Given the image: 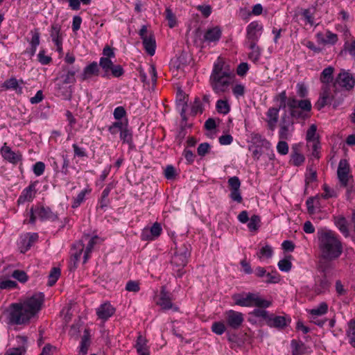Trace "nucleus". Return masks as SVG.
Here are the masks:
<instances>
[{"mask_svg":"<svg viewBox=\"0 0 355 355\" xmlns=\"http://www.w3.org/2000/svg\"><path fill=\"white\" fill-rule=\"evenodd\" d=\"M251 145L249 146V150L252 151V157L255 160H259L262 155V148L269 150L271 148L270 142L263 137L259 133H252L250 135Z\"/></svg>","mask_w":355,"mask_h":355,"instance_id":"nucleus-8","label":"nucleus"},{"mask_svg":"<svg viewBox=\"0 0 355 355\" xmlns=\"http://www.w3.org/2000/svg\"><path fill=\"white\" fill-rule=\"evenodd\" d=\"M102 69L101 77L109 78L112 75L113 77L119 78L124 73V70L120 64H114L113 61L108 58H101L98 64Z\"/></svg>","mask_w":355,"mask_h":355,"instance_id":"nucleus-9","label":"nucleus"},{"mask_svg":"<svg viewBox=\"0 0 355 355\" xmlns=\"http://www.w3.org/2000/svg\"><path fill=\"white\" fill-rule=\"evenodd\" d=\"M232 299L236 305L245 307L268 308L272 304L270 301L261 298L259 293H236Z\"/></svg>","mask_w":355,"mask_h":355,"instance_id":"nucleus-6","label":"nucleus"},{"mask_svg":"<svg viewBox=\"0 0 355 355\" xmlns=\"http://www.w3.org/2000/svg\"><path fill=\"white\" fill-rule=\"evenodd\" d=\"M16 340L19 343L17 347L9 349L4 355H24L27 349V337L17 336Z\"/></svg>","mask_w":355,"mask_h":355,"instance_id":"nucleus-21","label":"nucleus"},{"mask_svg":"<svg viewBox=\"0 0 355 355\" xmlns=\"http://www.w3.org/2000/svg\"><path fill=\"white\" fill-rule=\"evenodd\" d=\"M62 73L60 74L59 78L62 84H74L76 81V74L78 70L70 68L69 67H62Z\"/></svg>","mask_w":355,"mask_h":355,"instance_id":"nucleus-24","label":"nucleus"},{"mask_svg":"<svg viewBox=\"0 0 355 355\" xmlns=\"http://www.w3.org/2000/svg\"><path fill=\"white\" fill-rule=\"evenodd\" d=\"M143 41V45L144 46L145 50L150 55H153L155 53V40L153 36H149L148 37H145Z\"/></svg>","mask_w":355,"mask_h":355,"instance_id":"nucleus-40","label":"nucleus"},{"mask_svg":"<svg viewBox=\"0 0 355 355\" xmlns=\"http://www.w3.org/2000/svg\"><path fill=\"white\" fill-rule=\"evenodd\" d=\"M37 218L41 220H55L57 219V215L48 207L39 206L35 208L32 207L30 210L29 222L35 223Z\"/></svg>","mask_w":355,"mask_h":355,"instance_id":"nucleus-10","label":"nucleus"},{"mask_svg":"<svg viewBox=\"0 0 355 355\" xmlns=\"http://www.w3.org/2000/svg\"><path fill=\"white\" fill-rule=\"evenodd\" d=\"M186 98L187 96L184 92L181 89H179L177 92L176 103L177 107L180 110V115L184 120L187 119L185 112L187 107V101Z\"/></svg>","mask_w":355,"mask_h":355,"instance_id":"nucleus-26","label":"nucleus"},{"mask_svg":"<svg viewBox=\"0 0 355 355\" xmlns=\"http://www.w3.org/2000/svg\"><path fill=\"white\" fill-rule=\"evenodd\" d=\"M165 15H166V19L168 21V26L170 28L175 27L176 25L175 16L169 8H167L166 9Z\"/></svg>","mask_w":355,"mask_h":355,"instance_id":"nucleus-56","label":"nucleus"},{"mask_svg":"<svg viewBox=\"0 0 355 355\" xmlns=\"http://www.w3.org/2000/svg\"><path fill=\"white\" fill-rule=\"evenodd\" d=\"M321 256L328 261L338 259L343 252V245L338 235L330 230H320L317 232Z\"/></svg>","mask_w":355,"mask_h":355,"instance_id":"nucleus-4","label":"nucleus"},{"mask_svg":"<svg viewBox=\"0 0 355 355\" xmlns=\"http://www.w3.org/2000/svg\"><path fill=\"white\" fill-rule=\"evenodd\" d=\"M126 111L123 106L116 107L113 112L114 119L121 121L123 118L126 116Z\"/></svg>","mask_w":355,"mask_h":355,"instance_id":"nucleus-60","label":"nucleus"},{"mask_svg":"<svg viewBox=\"0 0 355 355\" xmlns=\"http://www.w3.org/2000/svg\"><path fill=\"white\" fill-rule=\"evenodd\" d=\"M246 44L250 50V52L248 53V58L254 63H257L261 55V48L257 45V43Z\"/></svg>","mask_w":355,"mask_h":355,"instance_id":"nucleus-32","label":"nucleus"},{"mask_svg":"<svg viewBox=\"0 0 355 355\" xmlns=\"http://www.w3.org/2000/svg\"><path fill=\"white\" fill-rule=\"evenodd\" d=\"M115 311V308L110 302H105L96 309V315L99 319L106 321L114 314Z\"/></svg>","mask_w":355,"mask_h":355,"instance_id":"nucleus-19","label":"nucleus"},{"mask_svg":"<svg viewBox=\"0 0 355 355\" xmlns=\"http://www.w3.org/2000/svg\"><path fill=\"white\" fill-rule=\"evenodd\" d=\"M0 151L3 158L9 163L17 164L21 160L22 155L19 151L12 150L10 147L7 146L6 143L1 147Z\"/></svg>","mask_w":355,"mask_h":355,"instance_id":"nucleus-15","label":"nucleus"},{"mask_svg":"<svg viewBox=\"0 0 355 355\" xmlns=\"http://www.w3.org/2000/svg\"><path fill=\"white\" fill-rule=\"evenodd\" d=\"M216 109L218 113L227 114L230 111V106L227 101L220 99L216 102Z\"/></svg>","mask_w":355,"mask_h":355,"instance_id":"nucleus-47","label":"nucleus"},{"mask_svg":"<svg viewBox=\"0 0 355 355\" xmlns=\"http://www.w3.org/2000/svg\"><path fill=\"white\" fill-rule=\"evenodd\" d=\"M263 281L267 284H276L280 281V276L276 271L266 272Z\"/></svg>","mask_w":355,"mask_h":355,"instance_id":"nucleus-51","label":"nucleus"},{"mask_svg":"<svg viewBox=\"0 0 355 355\" xmlns=\"http://www.w3.org/2000/svg\"><path fill=\"white\" fill-rule=\"evenodd\" d=\"M316 130H317V127L315 125L312 124L309 127V128L308 129V130L306 132V141H308V143H310V142L313 143L314 141H317L315 140Z\"/></svg>","mask_w":355,"mask_h":355,"instance_id":"nucleus-55","label":"nucleus"},{"mask_svg":"<svg viewBox=\"0 0 355 355\" xmlns=\"http://www.w3.org/2000/svg\"><path fill=\"white\" fill-rule=\"evenodd\" d=\"M99 237L98 236H92L87 245V247L85 250V253H84V257H83V263H86L87 261L88 260V259L89 258V255L91 254V252H92L93 250V248L94 247V245L97 243V242L99 241Z\"/></svg>","mask_w":355,"mask_h":355,"instance_id":"nucleus-43","label":"nucleus"},{"mask_svg":"<svg viewBox=\"0 0 355 355\" xmlns=\"http://www.w3.org/2000/svg\"><path fill=\"white\" fill-rule=\"evenodd\" d=\"M298 15H302L304 20L306 21V24H310L311 26H313L314 22V12L313 9L307 8V9H303L300 8L298 9L295 14V17H297Z\"/></svg>","mask_w":355,"mask_h":355,"instance_id":"nucleus-34","label":"nucleus"},{"mask_svg":"<svg viewBox=\"0 0 355 355\" xmlns=\"http://www.w3.org/2000/svg\"><path fill=\"white\" fill-rule=\"evenodd\" d=\"M189 245L183 244L176 249V251L171 259V263L175 266L177 269V276L181 277L184 274L183 268L188 263V259L190 257Z\"/></svg>","mask_w":355,"mask_h":355,"instance_id":"nucleus-7","label":"nucleus"},{"mask_svg":"<svg viewBox=\"0 0 355 355\" xmlns=\"http://www.w3.org/2000/svg\"><path fill=\"white\" fill-rule=\"evenodd\" d=\"M327 311V304L326 302H322L317 307L311 309L309 313L311 315L312 320H315L317 316L324 315Z\"/></svg>","mask_w":355,"mask_h":355,"instance_id":"nucleus-39","label":"nucleus"},{"mask_svg":"<svg viewBox=\"0 0 355 355\" xmlns=\"http://www.w3.org/2000/svg\"><path fill=\"white\" fill-rule=\"evenodd\" d=\"M347 336L349 344L355 348V320L354 319L347 322Z\"/></svg>","mask_w":355,"mask_h":355,"instance_id":"nucleus-41","label":"nucleus"},{"mask_svg":"<svg viewBox=\"0 0 355 355\" xmlns=\"http://www.w3.org/2000/svg\"><path fill=\"white\" fill-rule=\"evenodd\" d=\"M44 295L37 293L19 303L11 304L8 309V320L12 324H25L29 322L40 310Z\"/></svg>","mask_w":355,"mask_h":355,"instance_id":"nucleus-3","label":"nucleus"},{"mask_svg":"<svg viewBox=\"0 0 355 355\" xmlns=\"http://www.w3.org/2000/svg\"><path fill=\"white\" fill-rule=\"evenodd\" d=\"M119 137L123 143L128 144L130 148H132L134 146L132 132L128 126L120 132Z\"/></svg>","mask_w":355,"mask_h":355,"instance_id":"nucleus-38","label":"nucleus"},{"mask_svg":"<svg viewBox=\"0 0 355 355\" xmlns=\"http://www.w3.org/2000/svg\"><path fill=\"white\" fill-rule=\"evenodd\" d=\"M354 84L355 79L352 75L341 71L332 85H327L322 87L320 96L315 103L316 108L321 110L331 104L336 108L343 101L345 92L352 89Z\"/></svg>","mask_w":355,"mask_h":355,"instance_id":"nucleus-2","label":"nucleus"},{"mask_svg":"<svg viewBox=\"0 0 355 355\" xmlns=\"http://www.w3.org/2000/svg\"><path fill=\"white\" fill-rule=\"evenodd\" d=\"M90 332L89 329H85L84 334L81 338V341L79 347V353L81 355H86L87 354L89 347L91 344Z\"/></svg>","mask_w":355,"mask_h":355,"instance_id":"nucleus-29","label":"nucleus"},{"mask_svg":"<svg viewBox=\"0 0 355 355\" xmlns=\"http://www.w3.org/2000/svg\"><path fill=\"white\" fill-rule=\"evenodd\" d=\"M225 330L226 327L223 322H214L211 325V331L217 335H222Z\"/></svg>","mask_w":355,"mask_h":355,"instance_id":"nucleus-52","label":"nucleus"},{"mask_svg":"<svg viewBox=\"0 0 355 355\" xmlns=\"http://www.w3.org/2000/svg\"><path fill=\"white\" fill-rule=\"evenodd\" d=\"M272 255L273 250L269 245L263 246L257 253V256L259 259H262L263 258L270 259L272 257Z\"/></svg>","mask_w":355,"mask_h":355,"instance_id":"nucleus-46","label":"nucleus"},{"mask_svg":"<svg viewBox=\"0 0 355 355\" xmlns=\"http://www.w3.org/2000/svg\"><path fill=\"white\" fill-rule=\"evenodd\" d=\"M91 191L90 189H84L81 191L76 198L73 199L72 205L73 208L78 207L85 200V198L87 193Z\"/></svg>","mask_w":355,"mask_h":355,"instance_id":"nucleus-49","label":"nucleus"},{"mask_svg":"<svg viewBox=\"0 0 355 355\" xmlns=\"http://www.w3.org/2000/svg\"><path fill=\"white\" fill-rule=\"evenodd\" d=\"M37 239L38 235L37 233L27 234L24 237H21L20 241L21 252L25 253L27 252Z\"/></svg>","mask_w":355,"mask_h":355,"instance_id":"nucleus-25","label":"nucleus"},{"mask_svg":"<svg viewBox=\"0 0 355 355\" xmlns=\"http://www.w3.org/2000/svg\"><path fill=\"white\" fill-rule=\"evenodd\" d=\"M334 224L345 238L349 236L348 223L344 216L334 217Z\"/></svg>","mask_w":355,"mask_h":355,"instance_id":"nucleus-30","label":"nucleus"},{"mask_svg":"<svg viewBox=\"0 0 355 355\" xmlns=\"http://www.w3.org/2000/svg\"><path fill=\"white\" fill-rule=\"evenodd\" d=\"M60 26L58 24H53L51 26L50 35L52 39V41L54 42L55 45L57 46V49L58 51H61L62 50V37L60 36Z\"/></svg>","mask_w":355,"mask_h":355,"instance_id":"nucleus-27","label":"nucleus"},{"mask_svg":"<svg viewBox=\"0 0 355 355\" xmlns=\"http://www.w3.org/2000/svg\"><path fill=\"white\" fill-rule=\"evenodd\" d=\"M45 170V164L42 162H36L33 166V171L36 176L42 175Z\"/></svg>","mask_w":355,"mask_h":355,"instance_id":"nucleus-63","label":"nucleus"},{"mask_svg":"<svg viewBox=\"0 0 355 355\" xmlns=\"http://www.w3.org/2000/svg\"><path fill=\"white\" fill-rule=\"evenodd\" d=\"M204 107L200 98L196 97L191 106V112L193 114H196L198 113H202Z\"/></svg>","mask_w":355,"mask_h":355,"instance_id":"nucleus-53","label":"nucleus"},{"mask_svg":"<svg viewBox=\"0 0 355 355\" xmlns=\"http://www.w3.org/2000/svg\"><path fill=\"white\" fill-rule=\"evenodd\" d=\"M100 75V68L98 63L95 61L86 66L80 76L82 81L89 80L94 76Z\"/></svg>","mask_w":355,"mask_h":355,"instance_id":"nucleus-18","label":"nucleus"},{"mask_svg":"<svg viewBox=\"0 0 355 355\" xmlns=\"http://www.w3.org/2000/svg\"><path fill=\"white\" fill-rule=\"evenodd\" d=\"M36 184V182H32L22 191L17 199L18 205H22L26 202H31L34 199L37 192Z\"/></svg>","mask_w":355,"mask_h":355,"instance_id":"nucleus-17","label":"nucleus"},{"mask_svg":"<svg viewBox=\"0 0 355 355\" xmlns=\"http://www.w3.org/2000/svg\"><path fill=\"white\" fill-rule=\"evenodd\" d=\"M349 172L350 167L347 161L340 159L337 170V175L341 186L343 187H347L349 179L352 178V176L349 175Z\"/></svg>","mask_w":355,"mask_h":355,"instance_id":"nucleus-13","label":"nucleus"},{"mask_svg":"<svg viewBox=\"0 0 355 355\" xmlns=\"http://www.w3.org/2000/svg\"><path fill=\"white\" fill-rule=\"evenodd\" d=\"M305 160L304 156L298 152V146L295 144L292 146V153L291 162L293 165L299 166L302 165Z\"/></svg>","mask_w":355,"mask_h":355,"instance_id":"nucleus-35","label":"nucleus"},{"mask_svg":"<svg viewBox=\"0 0 355 355\" xmlns=\"http://www.w3.org/2000/svg\"><path fill=\"white\" fill-rule=\"evenodd\" d=\"M12 277L21 283H25L28 281V275L24 270H15L12 272Z\"/></svg>","mask_w":355,"mask_h":355,"instance_id":"nucleus-54","label":"nucleus"},{"mask_svg":"<svg viewBox=\"0 0 355 355\" xmlns=\"http://www.w3.org/2000/svg\"><path fill=\"white\" fill-rule=\"evenodd\" d=\"M280 109L276 107H270L266 115V122L269 130L274 131L276 128L277 123L279 119V112Z\"/></svg>","mask_w":355,"mask_h":355,"instance_id":"nucleus-23","label":"nucleus"},{"mask_svg":"<svg viewBox=\"0 0 355 355\" xmlns=\"http://www.w3.org/2000/svg\"><path fill=\"white\" fill-rule=\"evenodd\" d=\"M227 184L230 190L229 196L231 200L237 203H241L243 197L240 190L241 183L239 178L237 176L231 177L228 179Z\"/></svg>","mask_w":355,"mask_h":355,"instance_id":"nucleus-12","label":"nucleus"},{"mask_svg":"<svg viewBox=\"0 0 355 355\" xmlns=\"http://www.w3.org/2000/svg\"><path fill=\"white\" fill-rule=\"evenodd\" d=\"M225 319L227 324L233 329H238L244 321L243 314L234 310L227 311Z\"/></svg>","mask_w":355,"mask_h":355,"instance_id":"nucleus-14","label":"nucleus"},{"mask_svg":"<svg viewBox=\"0 0 355 355\" xmlns=\"http://www.w3.org/2000/svg\"><path fill=\"white\" fill-rule=\"evenodd\" d=\"M128 126V120L127 118H125V121L116 120V121H114L108 127V131L111 135H115L119 132H121L124 128H127Z\"/></svg>","mask_w":355,"mask_h":355,"instance_id":"nucleus-36","label":"nucleus"},{"mask_svg":"<svg viewBox=\"0 0 355 355\" xmlns=\"http://www.w3.org/2000/svg\"><path fill=\"white\" fill-rule=\"evenodd\" d=\"M277 150L282 155H286L288 153V145L286 140H282L277 143Z\"/></svg>","mask_w":355,"mask_h":355,"instance_id":"nucleus-59","label":"nucleus"},{"mask_svg":"<svg viewBox=\"0 0 355 355\" xmlns=\"http://www.w3.org/2000/svg\"><path fill=\"white\" fill-rule=\"evenodd\" d=\"M277 266L281 271L288 272L291 269L292 263L289 259H283L278 262Z\"/></svg>","mask_w":355,"mask_h":355,"instance_id":"nucleus-58","label":"nucleus"},{"mask_svg":"<svg viewBox=\"0 0 355 355\" xmlns=\"http://www.w3.org/2000/svg\"><path fill=\"white\" fill-rule=\"evenodd\" d=\"M263 309V308L255 309L253 310L252 313L255 317L263 318L266 320V322L267 323V321H268V318H270V314H269L268 311Z\"/></svg>","mask_w":355,"mask_h":355,"instance_id":"nucleus-61","label":"nucleus"},{"mask_svg":"<svg viewBox=\"0 0 355 355\" xmlns=\"http://www.w3.org/2000/svg\"><path fill=\"white\" fill-rule=\"evenodd\" d=\"M60 276V269L56 267L53 268L48 276V284L49 286H53Z\"/></svg>","mask_w":355,"mask_h":355,"instance_id":"nucleus-48","label":"nucleus"},{"mask_svg":"<svg viewBox=\"0 0 355 355\" xmlns=\"http://www.w3.org/2000/svg\"><path fill=\"white\" fill-rule=\"evenodd\" d=\"M157 304L160 306V307L163 310H169L173 309L175 311L178 310V308L173 305L171 301V298L170 294L166 291L164 287H162V290L160 292L159 299L157 302Z\"/></svg>","mask_w":355,"mask_h":355,"instance_id":"nucleus-20","label":"nucleus"},{"mask_svg":"<svg viewBox=\"0 0 355 355\" xmlns=\"http://www.w3.org/2000/svg\"><path fill=\"white\" fill-rule=\"evenodd\" d=\"M334 69L332 67H328L325 68L321 73L320 75V81L322 83H325L328 85L330 82L333 80V73H334Z\"/></svg>","mask_w":355,"mask_h":355,"instance_id":"nucleus-44","label":"nucleus"},{"mask_svg":"<svg viewBox=\"0 0 355 355\" xmlns=\"http://www.w3.org/2000/svg\"><path fill=\"white\" fill-rule=\"evenodd\" d=\"M329 285L330 282L326 277H324L315 282L313 291L317 294L323 293L328 290Z\"/></svg>","mask_w":355,"mask_h":355,"instance_id":"nucleus-37","label":"nucleus"},{"mask_svg":"<svg viewBox=\"0 0 355 355\" xmlns=\"http://www.w3.org/2000/svg\"><path fill=\"white\" fill-rule=\"evenodd\" d=\"M74 250H76L75 252L71 253V263H73V267L76 268V265L79 261L83 251L84 250L85 245L82 241H78L75 243L73 245Z\"/></svg>","mask_w":355,"mask_h":355,"instance_id":"nucleus-31","label":"nucleus"},{"mask_svg":"<svg viewBox=\"0 0 355 355\" xmlns=\"http://www.w3.org/2000/svg\"><path fill=\"white\" fill-rule=\"evenodd\" d=\"M263 31V26L258 21L250 22L246 27V44L257 43Z\"/></svg>","mask_w":355,"mask_h":355,"instance_id":"nucleus-11","label":"nucleus"},{"mask_svg":"<svg viewBox=\"0 0 355 355\" xmlns=\"http://www.w3.org/2000/svg\"><path fill=\"white\" fill-rule=\"evenodd\" d=\"M221 36L222 30L219 26H216L208 28L205 32L203 39L204 42H207L209 44H216L220 40Z\"/></svg>","mask_w":355,"mask_h":355,"instance_id":"nucleus-22","label":"nucleus"},{"mask_svg":"<svg viewBox=\"0 0 355 355\" xmlns=\"http://www.w3.org/2000/svg\"><path fill=\"white\" fill-rule=\"evenodd\" d=\"M211 146L209 144L205 142L200 144L198 148H197V153L198 155L200 157L205 156L210 150Z\"/></svg>","mask_w":355,"mask_h":355,"instance_id":"nucleus-62","label":"nucleus"},{"mask_svg":"<svg viewBox=\"0 0 355 355\" xmlns=\"http://www.w3.org/2000/svg\"><path fill=\"white\" fill-rule=\"evenodd\" d=\"M234 74L220 58L214 62L209 83L212 90L217 94L225 93L232 82Z\"/></svg>","mask_w":355,"mask_h":355,"instance_id":"nucleus-5","label":"nucleus"},{"mask_svg":"<svg viewBox=\"0 0 355 355\" xmlns=\"http://www.w3.org/2000/svg\"><path fill=\"white\" fill-rule=\"evenodd\" d=\"M291 347L292 355H304L310 352V347L300 340H292Z\"/></svg>","mask_w":355,"mask_h":355,"instance_id":"nucleus-28","label":"nucleus"},{"mask_svg":"<svg viewBox=\"0 0 355 355\" xmlns=\"http://www.w3.org/2000/svg\"><path fill=\"white\" fill-rule=\"evenodd\" d=\"M248 221V227L250 231H257L259 229L261 223V218L259 216L254 214L251 216Z\"/></svg>","mask_w":355,"mask_h":355,"instance_id":"nucleus-50","label":"nucleus"},{"mask_svg":"<svg viewBox=\"0 0 355 355\" xmlns=\"http://www.w3.org/2000/svg\"><path fill=\"white\" fill-rule=\"evenodd\" d=\"M135 347L139 355H149L150 352L147 346V340L141 335L137 337Z\"/></svg>","mask_w":355,"mask_h":355,"instance_id":"nucleus-33","label":"nucleus"},{"mask_svg":"<svg viewBox=\"0 0 355 355\" xmlns=\"http://www.w3.org/2000/svg\"><path fill=\"white\" fill-rule=\"evenodd\" d=\"M289 114L285 110L281 116L279 138L282 140L291 139L294 132L293 119L306 120L310 116L311 103L309 99L297 100L290 98L287 101Z\"/></svg>","mask_w":355,"mask_h":355,"instance_id":"nucleus-1","label":"nucleus"},{"mask_svg":"<svg viewBox=\"0 0 355 355\" xmlns=\"http://www.w3.org/2000/svg\"><path fill=\"white\" fill-rule=\"evenodd\" d=\"M290 98L292 97L290 96L287 98L286 92L284 90L275 96L273 101L276 103H279V106L277 107V108H279L280 110H285L286 107H288L287 101Z\"/></svg>","mask_w":355,"mask_h":355,"instance_id":"nucleus-42","label":"nucleus"},{"mask_svg":"<svg viewBox=\"0 0 355 355\" xmlns=\"http://www.w3.org/2000/svg\"><path fill=\"white\" fill-rule=\"evenodd\" d=\"M31 34L32 35L31 40L30 42V44L31 47H37L40 44V32L37 28H35L31 31Z\"/></svg>","mask_w":355,"mask_h":355,"instance_id":"nucleus-57","label":"nucleus"},{"mask_svg":"<svg viewBox=\"0 0 355 355\" xmlns=\"http://www.w3.org/2000/svg\"><path fill=\"white\" fill-rule=\"evenodd\" d=\"M326 44H335L338 41V35L331 31L327 30L325 34Z\"/></svg>","mask_w":355,"mask_h":355,"instance_id":"nucleus-64","label":"nucleus"},{"mask_svg":"<svg viewBox=\"0 0 355 355\" xmlns=\"http://www.w3.org/2000/svg\"><path fill=\"white\" fill-rule=\"evenodd\" d=\"M291 321V320L288 316L270 314L266 324L270 327L283 329L290 324Z\"/></svg>","mask_w":355,"mask_h":355,"instance_id":"nucleus-16","label":"nucleus"},{"mask_svg":"<svg viewBox=\"0 0 355 355\" xmlns=\"http://www.w3.org/2000/svg\"><path fill=\"white\" fill-rule=\"evenodd\" d=\"M110 191L111 188L109 186L104 189L101 194V198L98 202L97 209H104L105 207H107L109 203L107 197L110 193Z\"/></svg>","mask_w":355,"mask_h":355,"instance_id":"nucleus-45","label":"nucleus"}]
</instances>
